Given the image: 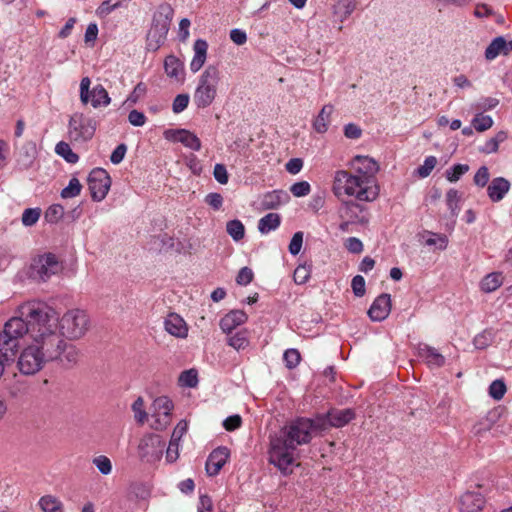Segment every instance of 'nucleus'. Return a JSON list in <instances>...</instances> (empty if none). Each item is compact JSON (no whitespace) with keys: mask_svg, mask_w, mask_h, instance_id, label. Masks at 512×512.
<instances>
[{"mask_svg":"<svg viewBox=\"0 0 512 512\" xmlns=\"http://www.w3.org/2000/svg\"><path fill=\"white\" fill-rule=\"evenodd\" d=\"M19 316L9 319L2 329L5 339L2 343V368L14 360L17 354V340L28 334L34 339L33 330L48 333L57 329V313L54 308L41 301H28L18 308Z\"/></svg>","mask_w":512,"mask_h":512,"instance_id":"obj_1","label":"nucleus"},{"mask_svg":"<svg viewBox=\"0 0 512 512\" xmlns=\"http://www.w3.org/2000/svg\"><path fill=\"white\" fill-rule=\"evenodd\" d=\"M325 429V420L300 417L270 437L269 462L282 473L292 472L297 446L308 444L313 433Z\"/></svg>","mask_w":512,"mask_h":512,"instance_id":"obj_2","label":"nucleus"},{"mask_svg":"<svg viewBox=\"0 0 512 512\" xmlns=\"http://www.w3.org/2000/svg\"><path fill=\"white\" fill-rule=\"evenodd\" d=\"M32 343L24 348L17 360V367L24 375H34L39 372L46 362L54 361L59 355V333L57 329L48 333L33 330Z\"/></svg>","mask_w":512,"mask_h":512,"instance_id":"obj_3","label":"nucleus"},{"mask_svg":"<svg viewBox=\"0 0 512 512\" xmlns=\"http://www.w3.org/2000/svg\"><path fill=\"white\" fill-rule=\"evenodd\" d=\"M331 190L338 199L347 197L365 202H374L380 194L379 184L343 169L335 171Z\"/></svg>","mask_w":512,"mask_h":512,"instance_id":"obj_4","label":"nucleus"},{"mask_svg":"<svg viewBox=\"0 0 512 512\" xmlns=\"http://www.w3.org/2000/svg\"><path fill=\"white\" fill-rule=\"evenodd\" d=\"M221 71L216 65H208L198 77L193 93V103L198 109L212 105L218 95Z\"/></svg>","mask_w":512,"mask_h":512,"instance_id":"obj_5","label":"nucleus"},{"mask_svg":"<svg viewBox=\"0 0 512 512\" xmlns=\"http://www.w3.org/2000/svg\"><path fill=\"white\" fill-rule=\"evenodd\" d=\"M174 15L172 6L162 3L153 15L152 25L147 34V48L156 51L165 42Z\"/></svg>","mask_w":512,"mask_h":512,"instance_id":"obj_6","label":"nucleus"},{"mask_svg":"<svg viewBox=\"0 0 512 512\" xmlns=\"http://www.w3.org/2000/svg\"><path fill=\"white\" fill-rule=\"evenodd\" d=\"M89 317L84 310H68L59 319L57 316V332L62 337L69 339H80L89 329Z\"/></svg>","mask_w":512,"mask_h":512,"instance_id":"obj_7","label":"nucleus"},{"mask_svg":"<svg viewBox=\"0 0 512 512\" xmlns=\"http://www.w3.org/2000/svg\"><path fill=\"white\" fill-rule=\"evenodd\" d=\"M96 131L94 119L83 113H74L69 120L68 135L73 143L82 144L91 140Z\"/></svg>","mask_w":512,"mask_h":512,"instance_id":"obj_8","label":"nucleus"},{"mask_svg":"<svg viewBox=\"0 0 512 512\" xmlns=\"http://www.w3.org/2000/svg\"><path fill=\"white\" fill-rule=\"evenodd\" d=\"M91 79L86 76L80 81L79 86V97L83 105L91 104L95 109L100 107H106L111 103V98L108 91L101 84L95 85L92 89Z\"/></svg>","mask_w":512,"mask_h":512,"instance_id":"obj_9","label":"nucleus"},{"mask_svg":"<svg viewBox=\"0 0 512 512\" xmlns=\"http://www.w3.org/2000/svg\"><path fill=\"white\" fill-rule=\"evenodd\" d=\"M63 266L53 253H45L33 259L31 275L41 281L48 280L52 275L59 273Z\"/></svg>","mask_w":512,"mask_h":512,"instance_id":"obj_10","label":"nucleus"},{"mask_svg":"<svg viewBox=\"0 0 512 512\" xmlns=\"http://www.w3.org/2000/svg\"><path fill=\"white\" fill-rule=\"evenodd\" d=\"M173 402L167 396L157 397L153 402L151 428L164 430L171 422Z\"/></svg>","mask_w":512,"mask_h":512,"instance_id":"obj_11","label":"nucleus"},{"mask_svg":"<svg viewBox=\"0 0 512 512\" xmlns=\"http://www.w3.org/2000/svg\"><path fill=\"white\" fill-rule=\"evenodd\" d=\"M111 186V178L102 168L93 169L88 176V188L94 201H102Z\"/></svg>","mask_w":512,"mask_h":512,"instance_id":"obj_12","label":"nucleus"},{"mask_svg":"<svg viewBox=\"0 0 512 512\" xmlns=\"http://www.w3.org/2000/svg\"><path fill=\"white\" fill-rule=\"evenodd\" d=\"M366 203L355 199L343 201L340 208L341 217L355 224H367L370 214Z\"/></svg>","mask_w":512,"mask_h":512,"instance_id":"obj_13","label":"nucleus"},{"mask_svg":"<svg viewBox=\"0 0 512 512\" xmlns=\"http://www.w3.org/2000/svg\"><path fill=\"white\" fill-rule=\"evenodd\" d=\"M350 173L369 179V181L378 184L377 173L379 164L369 156L357 155L350 162Z\"/></svg>","mask_w":512,"mask_h":512,"instance_id":"obj_14","label":"nucleus"},{"mask_svg":"<svg viewBox=\"0 0 512 512\" xmlns=\"http://www.w3.org/2000/svg\"><path fill=\"white\" fill-rule=\"evenodd\" d=\"M230 457V450L225 446L214 449L206 461V472L209 476H216Z\"/></svg>","mask_w":512,"mask_h":512,"instance_id":"obj_15","label":"nucleus"},{"mask_svg":"<svg viewBox=\"0 0 512 512\" xmlns=\"http://www.w3.org/2000/svg\"><path fill=\"white\" fill-rule=\"evenodd\" d=\"M160 438L154 434L144 435L138 444V456L142 460L150 461L161 452Z\"/></svg>","mask_w":512,"mask_h":512,"instance_id":"obj_16","label":"nucleus"},{"mask_svg":"<svg viewBox=\"0 0 512 512\" xmlns=\"http://www.w3.org/2000/svg\"><path fill=\"white\" fill-rule=\"evenodd\" d=\"M165 137L168 140L180 142L185 147L194 151H199L201 149L200 139L194 133L186 129L167 130L165 132Z\"/></svg>","mask_w":512,"mask_h":512,"instance_id":"obj_17","label":"nucleus"},{"mask_svg":"<svg viewBox=\"0 0 512 512\" xmlns=\"http://www.w3.org/2000/svg\"><path fill=\"white\" fill-rule=\"evenodd\" d=\"M59 355L55 360H59L63 365L72 367L78 363L81 357L80 350L74 345L67 343L59 333Z\"/></svg>","mask_w":512,"mask_h":512,"instance_id":"obj_18","label":"nucleus"},{"mask_svg":"<svg viewBox=\"0 0 512 512\" xmlns=\"http://www.w3.org/2000/svg\"><path fill=\"white\" fill-rule=\"evenodd\" d=\"M188 430V423L181 420L174 428L171 439L166 451V459L168 462H175L179 457L180 440Z\"/></svg>","mask_w":512,"mask_h":512,"instance_id":"obj_19","label":"nucleus"},{"mask_svg":"<svg viewBox=\"0 0 512 512\" xmlns=\"http://www.w3.org/2000/svg\"><path fill=\"white\" fill-rule=\"evenodd\" d=\"M391 310V297L389 294H381L370 306L368 315L372 321H382L386 319Z\"/></svg>","mask_w":512,"mask_h":512,"instance_id":"obj_20","label":"nucleus"},{"mask_svg":"<svg viewBox=\"0 0 512 512\" xmlns=\"http://www.w3.org/2000/svg\"><path fill=\"white\" fill-rule=\"evenodd\" d=\"M485 505V498L480 492L467 491L460 498L461 512H480Z\"/></svg>","mask_w":512,"mask_h":512,"instance_id":"obj_21","label":"nucleus"},{"mask_svg":"<svg viewBox=\"0 0 512 512\" xmlns=\"http://www.w3.org/2000/svg\"><path fill=\"white\" fill-rule=\"evenodd\" d=\"M355 418L354 410L350 408L346 409H332L324 418L325 424L328 423L332 427L340 428L348 424ZM320 419H323L321 417Z\"/></svg>","mask_w":512,"mask_h":512,"instance_id":"obj_22","label":"nucleus"},{"mask_svg":"<svg viewBox=\"0 0 512 512\" xmlns=\"http://www.w3.org/2000/svg\"><path fill=\"white\" fill-rule=\"evenodd\" d=\"M248 320L247 314L243 310H232L220 320V328L226 334H231L238 326Z\"/></svg>","mask_w":512,"mask_h":512,"instance_id":"obj_23","label":"nucleus"},{"mask_svg":"<svg viewBox=\"0 0 512 512\" xmlns=\"http://www.w3.org/2000/svg\"><path fill=\"white\" fill-rule=\"evenodd\" d=\"M165 330L177 338H186L188 326L184 319L176 313H170L164 321Z\"/></svg>","mask_w":512,"mask_h":512,"instance_id":"obj_24","label":"nucleus"},{"mask_svg":"<svg viewBox=\"0 0 512 512\" xmlns=\"http://www.w3.org/2000/svg\"><path fill=\"white\" fill-rule=\"evenodd\" d=\"M512 52V40L506 41L504 37L499 36L491 41L485 50V58L489 61L494 60L500 54L508 55Z\"/></svg>","mask_w":512,"mask_h":512,"instance_id":"obj_25","label":"nucleus"},{"mask_svg":"<svg viewBox=\"0 0 512 512\" xmlns=\"http://www.w3.org/2000/svg\"><path fill=\"white\" fill-rule=\"evenodd\" d=\"M194 56L190 62V71L196 73L201 70L207 59L208 43L204 39H197L193 45Z\"/></svg>","mask_w":512,"mask_h":512,"instance_id":"obj_26","label":"nucleus"},{"mask_svg":"<svg viewBox=\"0 0 512 512\" xmlns=\"http://www.w3.org/2000/svg\"><path fill=\"white\" fill-rule=\"evenodd\" d=\"M509 189L510 182L503 177H497L488 185L487 193L491 201L499 202L504 198Z\"/></svg>","mask_w":512,"mask_h":512,"instance_id":"obj_27","label":"nucleus"},{"mask_svg":"<svg viewBox=\"0 0 512 512\" xmlns=\"http://www.w3.org/2000/svg\"><path fill=\"white\" fill-rule=\"evenodd\" d=\"M37 148L35 143L27 142L17 152V164L21 169H28L36 159Z\"/></svg>","mask_w":512,"mask_h":512,"instance_id":"obj_28","label":"nucleus"},{"mask_svg":"<svg viewBox=\"0 0 512 512\" xmlns=\"http://www.w3.org/2000/svg\"><path fill=\"white\" fill-rule=\"evenodd\" d=\"M419 356L425 360L429 366L441 367L445 363V358L435 348L429 345L419 346Z\"/></svg>","mask_w":512,"mask_h":512,"instance_id":"obj_29","label":"nucleus"},{"mask_svg":"<svg viewBox=\"0 0 512 512\" xmlns=\"http://www.w3.org/2000/svg\"><path fill=\"white\" fill-rule=\"evenodd\" d=\"M355 0H337L333 5V15L336 20L343 22L355 10Z\"/></svg>","mask_w":512,"mask_h":512,"instance_id":"obj_30","label":"nucleus"},{"mask_svg":"<svg viewBox=\"0 0 512 512\" xmlns=\"http://www.w3.org/2000/svg\"><path fill=\"white\" fill-rule=\"evenodd\" d=\"M333 112L332 105H324L313 122V127L318 133H325L328 130L331 115Z\"/></svg>","mask_w":512,"mask_h":512,"instance_id":"obj_31","label":"nucleus"},{"mask_svg":"<svg viewBox=\"0 0 512 512\" xmlns=\"http://www.w3.org/2000/svg\"><path fill=\"white\" fill-rule=\"evenodd\" d=\"M503 279L501 272L489 273L481 280L480 289L484 293L494 292L503 284Z\"/></svg>","mask_w":512,"mask_h":512,"instance_id":"obj_32","label":"nucleus"},{"mask_svg":"<svg viewBox=\"0 0 512 512\" xmlns=\"http://www.w3.org/2000/svg\"><path fill=\"white\" fill-rule=\"evenodd\" d=\"M228 335L227 343L229 346L236 350H244L249 346V331L247 329H241L236 332H232Z\"/></svg>","mask_w":512,"mask_h":512,"instance_id":"obj_33","label":"nucleus"},{"mask_svg":"<svg viewBox=\"0 0 512 512\" xmlns=\"http://www.w3.org/2000/svg\"><path fill=\"white\" fill-rule=\"evenodd\" d=\"M281 217L277 213H269L262 217L258 222V229L262 234H267L279 227Z\"/></svg>","mask_w":512,"mask_h":512,"instance_id":"obj_34","label":"nucleus"},{"mask_svg":"<svg viewBox=\"0 0 512 512\" xmlns=\"http://www.w3.org/2000/svg\"><path fill=\"white\" fill-rule=\"evenodd\" d=\"M38 504L43 512H63L62 502L52 495L42 496Z\"/></svg>","mask_w":512,"mask_h":512,"instance_id":"obj_35","label":"nucleus"},{"mask_svg":"<svg viewBox=\"0 0 512 512\" xmlns=\"http://www.w3.org/2000/svg\"><path fill=\"white\" fill-rule=\"evenodd\" d=\"M164 70L167 76L178 79L182 72V63L176 56L169 55L164 61Z\"/></svg>","mask_w":512,"mask_h":512,"instance_id":"obj_36","label":"nucleus"},{"mask_svg":"<svg viewBox=\"0 0 512 512\" xmlns=\"http://www.w3.org/2000/svg\"><path fill=\"white\" fill-rule=\"evenodd\" d=\"M226 231L236 242L242 240L245 236V227L238 219L228 221L226 224Z\"/></svg>","mask_w":512,"mask_h":512,"instance_id":"obj_37","label":"nucleus"},{"mask_svg":"<svg viewBox=\"0 0 512 512\" xmlns=\"http://www.w3.org/2000/svg\"><path fill=\"white\" fill-rule=\"evenodd\" d=\"M446 204L452 217H457L460 212V195L456 189H449L446 193Z\"/></svg>","mask_w":512,"mask_h":512,"instance_id":"obj_38","label":"nucleus"},{"mask_svg":"<svg viewBox=\"0 0 512 512\" xmlns=\"http://www.w3.org/2000/svg\"><path fill=\"white\" fill-rule=\"evenodd\" d=\"M55 152L59 156L63 157L68 163L74 164L79 160V156L74 153L70 145L64 141L57 143Z\"/></svg>","mask_w":512,"mask_h":512,"instance_id":"obj_39","label":"nucleus"},{"mask_svg":"<svg viewBox=\"0 0 512 512\" xmlns=\"http://www.w3.org/2000/svg\"><path fill=\"white\" fill-rule=\"evenodd\" d=\"M132 411L134 413L135 421L143 425L148 418V414L145 410L144 400L142 397H138L132 404Z\"/></svg>","mask_w":512,"mask_h":512,"instance_id":"obj_40","label":"nucleus"},{"mask_svg":"<svg viewBox=\"0 0 512 512\" xmlns=\"http://www.w3.org/2000/svg\"><path fill=\"white\" fill-rule=\"evenodd\" d=\"M469 171L467 164H455L445 172L446 179L451 182H457L465 173Z\"/></svg>","mask_w":512,"mask_h":512,"instance_id":"obj_41","label":"nucleus"},{"mask_svg":"<svg viewBox=\"0 0 512 512\" xmlns=\"http://www.w3.org/2000/svg\"><path fill=\"white\" fill-rule=\"evenodd\" d=\"M198 384V375L195 369L183 371L179 376V385L182 387L194 388Z\"/></svg>","mask_w":512,"mask_h":512,"instance_id":"obj_42","label":"nucleus"},{"mask_svg":"<svg viewBox=\"0 0 512 512\" xmlns=\"http://www.w3.org/2000/svg\"><path fill=\"white\" fill-rule=\"evenodd\" d=\"M449 239L445 234L429 232V237L425 240L428 246H435L439 250H445L448 246Z\"/></svg>","mask_w":512,"mask_h":512,"instance_id":"obj_43","label":"nucleus"},{"mask_svg":"<svg viewBox=\"0 0 512 512\" xmlns=\"http://www.w3.org/2000/svg\"><path fill=\"white\" fill-rule=\"evenodd\" d=\"M81 190L82 185L80 181L73 177L70 179L68 186L61 191V197L65 199L76 197L80 194Z\"/></svg>","mask_w":512,"mask_h":512,"instance_id":"obj_44","label":"nucleus"},{"mask_svg":"<svg viewBox=\"0 0 512 512\" xmlns=\"http://www.w3.org/2000/svg\"><path fill=\"white\" fill-rule=\"evenodd\" d=\"M41 216L40 208H28L25 209L22 214V223L23 225L30 227L35 225Z\"/></svg>","mask_w":512,"mask_h":512,"instance_id":"obj_45","label":"nucleus"},{"mask_svg":"<svg viewBox=\"0 0 512 512\" xmlns=\"http://www.w3.org/2000/svg\"><path fill=\"white\" fill-rule=\"evenodd\" d=\"M506 390H507V388H506V385H505L504 381L500 380V379H497V380H494L490 384V386H489V395L493 399L499 401V400H501L504 397V395L506 393Z\"/></svg>","mask_w":512,"mask_h":512,"instance_id":"obj_46","label":"nucleus"},{"mask_svg":"<svg viewBox=\"0 0 512 512\" xmlns=\"http://www.w3.org/2000/svg\"><path fill=\"white\" fill-rule=\"evenodd\" d=\"M283 360L288 369H294L301 361L300 352L297 349H287L284 352Z\"/></svg>","mask_w":512,"mask_h":512,"instance_id":"obj_47","label":"nucleus"},{"mask_svg":"<svg viewBox=\"0 0 512 512\" xmlns=\"http://www.w3.org/2000/svg\"><path fill=\"white\" fill-rule=\"evenodd\" d=\"M436 165L437 158L435 156H428L425 158L424 163L417 168L416 173L419 177L426 178L430 175Z\"/></svg>","mask_w":512,"mask_h":512,"instance_id":"obj_48","label":"nucleus"},{"mask_svg":"<svg viewBox=\"0 0 512 512\" xmlns=\"http://www.w3.org/2000/svg\"><path fill=\"white\" fill-rule=\"evenodd\" d=\"M472 125L477 131L483 132L492 127L493 119L488 115L477 114L472 121Z\"/></svg>","mask_w":512,"mask_h":512,"instance_id":"obj_49","label":"nucleus"},{"mask_svg":"<svg viewBox=\"0 0 512 512\" xmlns=\"http://www.w3.org/2000/svg\"><path fill=\"white\" fill-rule=\"evenodd\" d=\"M64 215V208L59 204L51 205L45 212V220L49 223L58 222Z\"/></svg>","mask_w":512,"mask_h":512,"instance_id":"obj_50","label":"nucleus"},{"mask_svg":"<svg viewBox=\"0 0 512 512\" xmlns=\"http://www.w3.org/2000/svg\"><path fill=\"white\" fill-rule=\"evenodd\" d=\"M92 462L103 475H108L112 472V463L107 456L99 455Z\"/></svg>","mask_w":512,"mask_h":512,"instance_id":"obj_51","label":"nucleus"},{"mask_svg":"<svg viewBox=\"0 0 512 512\" xmlns=\"http://www.w3.org/2000/svg\"><path fill=\"white\" fill-rule=\"evenodd\" d=\"M310 191H311V186L307 181L296 182L290 187V192L295 197H304V196L308 195L310 193Z\"/></svg>","mask_w":512,"mask_h":512,"instance_id":"obj_52","label":"nucleus"},{"mask_svg":"<svg viewBox=\"0 0 512 512\" xmlns=\"http://www.w3.org/2000/svg\"><path fill=\"white\" fill-rule=\"evenodd\" d=\"M189 104V95L188 94H179L175 97L172 110L174 113L178 114L184 111Z\"/></svg>","mask_w":512,"mask_h":512,"instance_id":"obj_53","label":"nucleus"},{"mask_svg":"<svg viewBox=\"0 0 512 512\" xmlns=\"http://www.w3.org/2000/svg\"><path fill=\"white\" fill-rule=\"evenodd\" d=\"M213 176L220 184L228 183L229 175L224 164L218 163L214 166Z\"/></svg>","mask_w":512,"mask_h":512,"instance_id":"obj_54","label":"nucleus"},{"mask_svg":"<svg viewBox=\"0 0 512 512\" xmlns=\"http://www.w3.org/2000/svg\"><path fill=\"white\" fill-rule=\"evenodd\" d=\"M489 177L490 174L488 168L486 166H481L474 176V183L479 187H484L487 185Z\"/></svg>","mask_w":512,"mask_h":512,"instance_id":"obj_55","label":"nucleus"},{"mask_svg":"<svg viewBox=\"0 0 512 512\" xmlns=\"http://www.w3.org/2000/svg\"><path fill=\"white\" fill-rule=\"evenodd\" d=\"M302 244H303V233L300 231L296 232L290 241L289 252L294 256L297 255L302 248Z\"/></svg>","mask_w":512,"mask_h":512,"instance_id":"obj_56","label":"nucleus"},{"mask_svg":"<svg viewBox=\"0 0 512 512\" xmlns=\"http://www.w3.org/2000/svg\"><path fill=\"white\" fill-rule=\"evenodd\" d=\"M205 203L214 210H219L223 205V197L220 193L212 192L206 195Z\"/></svg>","mask_w":512,"mask_h":512,"instance_id":"obj_57","label":"nucleus"},{"mask_svg":"<svg viewBox=\"0 0 512 512\" xmlns=\"http://www.w3.org/2000/svg\"><path fill=\"white\" fill-rule=\"evenodd\" d=\"M491 343L490 333L486 331L477 334L473 339V344L477 349H485Z\"/></svg>","mask_w":512,"mask_h":512,"instance_id":"obj_58","label":"nucleus"},{"mask_svg":"<svg viewBox=\"0 0 512 512\" xmlns=\"http://www.w3.org/2000/svg\"><path fill=\"white\" fill-rule=\"evenodd\" d=\"M146 116L144 113L138 111V110H132L130 111L128 115V121L131 125L136 127H141L146 123Z\"/></svg>","mask_w":512,"mask_h":512,"instance_id":"obj_59","label":"nucleus"},{"mask_svg":"<svg viewBox=\"0 0 512 512\" xmlns=\"http://www.w3.org/2000/svg\"><path fill=\"white\" fill-rule=\"evenodd\" d=\"M351 287L356 296H363L365 293V279L360 275L354 276Z\"/></svg>","mask_w":512,"mask_h":512,"instance_id":"obj_60","label":"nucleus"},{"mask_svg":"<svg viewBox=\"0 0 512 512\" xmlns=\"http://www.w3.org/2000/svg\"><path fill=\"white\" fill-rule=\"evenodd\" d=\"M241 425L242 418L237 414L227 417L223 422V426L227 431H234L240 428Z\"/></svg>","mask_w":512,"mask_h":512,"instance_id":"obj_61","label":"nucleus"},{"mask_svg":"<svg viewBox=\"0 0 512 512\" xmlns=\"http://www.w3.org/2000/svg\"><path fill=\"white\" fill-rule=\"evenodd\" d=\"M346 249L355 254H359L363 251V244L360 239L356 237H349L345 242Z\"/></svg>","mask_w":512,"mask_h":512,"instance_id":"obj_62","label":"nucleus"},{"mask_svg":"<svg viewBox=\"0 0 512 512\" xmlns=\"http://www.w3.org/2000/svg\"><path fill=\"white\" fill-rule=\"evenodd\" d=\"M253 279V272L248 267H243L238 272V275L236 277V282L240 285H247L249 284Z\"/></svg>","mask_w":512,"mask_h":512,"instance_id":"obj_63","label":"nucleus"},{"mask_svg":"<svg viewBox=\"0 0 512 512\" xmlns=\"http://www.w3.org/2000/svg\"><path fill=\"white\" fill-rule=\"evenodd\" d=\"M198 512H214L212 499L208 495L199 498Z\"/></svg>","mask_w":512,"mask_h":512,"instance_id":"obj_64","label":"nucleus"}]
</instances>
